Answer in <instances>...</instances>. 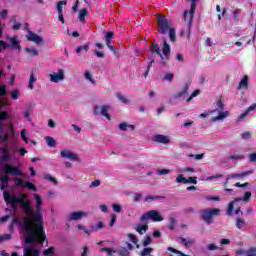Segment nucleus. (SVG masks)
<instances>
[{"label":"nucleus","instance_id":"nucleus-36","mask_svg":"<svg viewBox=\"0 0 256 256\" xmlns=\"http://www.w3.org/2000/svg\"><path fill=\"white\" fill-rule=\"evenodd\" d=\"M75 51L77 55H79L81 51H85L87 53V51H89V43H86L85 45H82V46H78Z\"/></svg>","mask_w":256,"mask_h":256},{"label":"nucleus","instance_id":"nucleus-4","mask_svg":"<svg viewBox=\"0 0 256 256\" xmlns=\"http://www.w3.org/2000/svg\"><path fill=\"white\" fill-rule=\"evenodd\" d=\"M6 41H8V43L3 40H0V53L7 49H14L18 51V53H21V42L19 41V36H10L8 34L6 35Z\"/></svg>","mask_w":256,"mask_h":256},{"label":"nucleus","instance_id":"nucleus-1","mask_svg":"<svg viewBox=\"0 0 256 256\" xmlns=\"http://www.w3.org/2000/svg\"><path fill=\"white\" fill-rule=\"evenodd\" d=\"M33 197L36 201V213L31 208L29 195L19 194L17 196L4 192L6 205H9L13 211H17L20 207L25 215L23 217H14L9 225L10 233L15 232V225H17L20 233L24 236V242L27 246L24 247L23 256L41 255L43 241L47 240V236L43 231V216L41 215L43 199L39 194H33Z\"/></svg>","mask_w":256,"mask_h":256},{"label":"nucleus","instance_id":"nucleus-56","mask_svg":"<svg viewBox=\"0 0 256 256\" xmlns=\"http://www.w3.org/2000/svg\"><path fill=\"white\" fill-rule=\"evenodd\" d=\"M128 238L130 239L131 243H133L134 245H137V243L139 242L137 237L135 235H133V234H129Z\"/></svg>","mask_w":256,"mask_h":256},{"label":"nucleus","instance_id":"nucleus-54","mask_svg":"<svg viewBox=\"0 0 256 256\" xmlns=\"http://www.w3.org/2000/svg\"><path fill=\"white\" fill-rule=\"evenodd\" d=\"M112 209H113L114 213H121V211H122L121 205H119V204H113Z\"/></svg>","mask_w":256,"mask_h":256},{"label":"nucleus","instance_id":"nucleus-17","mask_svg":"<svg viewBox=\"0 0 256 256\" xmlns=\"http://www.w3.org/2000/svg\"><path fill=\"white\" fill-rule=\"evenodd\" d=\"M26 37L28 41H32L33 43H36V45H39V43H43V38H41V36L37 35L34 32L28 31Z\"/></svg>","mask_w":256,"mask_h":256},{"label":"nucleus","instance_id":"nucleus-9","mask_svg":"<svg viewBox=\"0 0 256 256\" xmlns=\"http://www.w3.org/2000/svg\"><path fill=\"white\" fill-rule=\"evenodd\" d=\"M252 173H253L252 170H248V171L242 172V173L229 174L228 176H226V181L224 183V187H227V183H229V181H231V179H235L236 181H241V180L245 179V177H247L248 175H252Z\"/></svg>","mask_w":256,"mask_h":256},{"label":"nucleus","instance_id":"nucleus-45","mask_svg":"<svg viewBox=\"0 0 256 256\" xmlns=\"http://www.w3.org/2000/svg\"><path fill=\"white\" fill-rule=\"evenodd\" d=\"M21 139H23L24 143H29V138H27V130L23 129L20 132Z\"/></svg>","mask_w":256,"mask_h":256},{"label":"nucleus","instance_id":"nucleus-38","mask_svg":"<svg viewBox=\"0 0 256 256\" xmlns=\"http://www.w3.org/2000/svg\"><path fill=\"white\" fill-rule=\"evenodd\" d=\"M177 173H195V169L191 167L178 168Z\"/></svg>","mask_w":256,"mask_h":256},{"label":"nucleus","instance_id":"nucleus-7","mask_svg":"<svg viewBox=\"0 0 256 256\" xmlns=\"http://www.w3.org/2000/svg\"><path fill=\"white\" fill-rule=\"evenodd\" d=\"M221 210L217 209V208H206L204 210L201 211V217L203 219V221H205V223H207L208 225H211V223L213 222V217H217V215H219Z\"/></svg>","mask_w":256,"mask_h":256},{"label":"nucleus","instance_id":"nucleus-2","mask_svg":"<svg viewBox=\"0 0 256 256\" xmlns=\"http://www.w3.org/2000/svg\"><path fill=\"white\" fill-rule=\"evenodd\" d=\"M7 175H23V171L17 167L5 164L0 160V189L3 191L4 196L5 192L8 193V195H15V193L6 190L7 187H9V176Z\"/></svg>","mask_w":256,"mask_h":256},{"label":"nucleus","instance_id":"nucleus-58","mask_svg":"<svg viewBox=\"0 0 256 256\" xmlns=\"http://www.w3.org/2000/svg\"><path fill=\"white\" fill-rule=\"evenodd\" d=\"M174 75H173V73H167L164 77H163V79H164V81H173V79H174Z\"/></svg>","mask_w":256,"mask_h":256},{"label":"nucleus","instance_id":"nucleus-8","mask_svg":"<svg viewBox=\"0 0 256 256\" xmlns=\"http://www.w3.org/2000/svg\"><path fill=\"white\" fill-rule=\"evenodd\" d=\"M149 220L154 221L155 223H159V222L163 221V216H161L159 211L151 210V211L144 213L141 216L142 223H145V221H149Z\"/></svg>","mask_w":256,"mask_h":256},{"label":"nucleus","instance_id":"nucleus-20","mask_svg":"<svg viewBox=\"0 0 256 256\" xmlns=\"http://www.w3.org/2000/svg\"><path fill=\"white\" fill-rule=\"evenodd\" d=\"M147 229H149V226L147 225V221L144 222V224H137L136 231L140 235H144V233H147Z\"/></svg>","mask_w":256,"mask_h":256},{"label":"nucleus","instance_id":"nucleus-3","mask_svg":"<svg viewBox=\"0 0 256 256\" xmlns=\"http://www.w3.org/2000/svg\"><path fill=\"white\" fill-rule=\"evenodd\" d=\"M158 33H160L161 35H166V33H169L170 41H172V43H175V28L171 27V20L167 19L165 16L158 17Z\"/></svg>","mask_w":256,"mask_h":256},{"label":"nucleus","instance_id":"nucleus-59","mask_svg":"<svg viewBox=\"0 0 256 256\" xmlns=\"http://www.w3.org/2000/svg\"><path fill=\"white\" fill-rule=\"evenodd\" d=\"M117 97L121 103H129V100L123 94H118Z\"/></svg>","mask_w":256,"mask_h":256},{"label":"nucleus","instance_id":"nucleus-48","mask_svg":"<svg viewBox=\"0 0 256 256\" xmlns=\"http://www.w3.org/2000/svg\"><path fill=\"white\" fill-rule=\"evenodd\" d=\"M14 183L17 187H24L25 181H23L21 178H14Z\"/></svg>","mask_w":256,"mask_h":256},{"label":"nucleus","instance_id":"nucleus-28","mask_svg":"<svg viewBox=\"0 0 256 256\" xmlns=\"http://www.w3.org/2000/svg\"><path fill=\"white\" fill-rule=\"evenodd\" d=\"M127 128L131 129L132 131H135V126L134 125H128L125 122L119 124L120 131H127Z\"/></svg>","mask_w":256,"mask_h":256},{"label":"nucleus","instance_id":"nucleus-43","mask_svg":"<svg viewBox=\"0 0 256 256\" xmlns=\"http://www.w3.org/2000/svg\"><path fill=\"white\" fill-rule=\"evenodd\" d=\"M11 99H13L14 101H17V99H19V97H21V93H19V90H13L11 93Z\"/></svg>","mask_w":256,"mask_h":256},{"label":"nucleus","instance_id":"nucleus-29","mask_svg":"<svg viewBox=\"0 0 256 256\" xmlns=\"http://www.w3.org/2000/svg\"><path fill=\"white\" fill-rule=\"evenodd\" d=\"M168 221H169L168 229L170 231H173V229H175V223H177V220L175 219V216L171 215L169 217Z\"/></svg>","mask_w":256,"mask_h":256},{"label":"nucleus","instance_id":"nucleus-51","mask_svg":"<svg viewBox=\"0 0 256 256\" xmlns=\"http://www.w3.org/2000/svg\"><path fill=\"white\" fill-rule=\"evenodd\" d=\"M9 240H11V234L0 235V243H3V241H9Z\"/></svg>","mask_w":256,"mask_h":256},{"label":"nucleus","instance_id":"nucleus-16","mask_svg":"<svg viewBox=\"0 0 256 256\" xmlns=\"http://www.w3.org/2000/svg\"><path fill=\"white\" fill-rule=\"evenodd\" d=\"M188 91H189V84H185L182 91L174 95L173 99H179V101H185V99L187 98Z\"/></svg>","mask_w":256,"mask_h":256},{"label":"nucleus","instance_id":"nucleus-21","mask_svg":"<svg viewBox=\"0 0 256 256\" xmlns=\"http://www.w3.org/2000/svg\"><path fill=\"white\" fill-rule=\"evenodd\" d=\"M255 109H256V103L248 107L247 110L238 117V121H243L245 117H247V115H249L251 111H255Z\"/></svg>","mask_w":256,"mask_h":256},{"label":"nucleus","instance_id":"nucleus-50","mask_svg":"<svg viewBox=\"0 0 256 256\" xmlns=\"http://www.w3.org/2000/svg\"><path fill=\"white\" fill-rule=\"evenodd\" d=\"M7 95V86L0 85V97H5Z\"/></svg>","mask_w":256,"mask_h":256},{"label":"nucleus","instance_id":"nucleus-31","mask_svg":"<svg viewBox=\"0 0 256 256\" xmlns=\"http://www.w3.org/2000/svg\"><path fill=\"white\" fill-rule=\"evenodd\" d=\"M180 241L185 245V247H189V245H193V243H195V239L192 238H180Z\"/></svg>","mask_w":256,"mask_h":256},{"label":"nucleus","instance_id":"nucleus-34","mask_svg":"<svg viewBox=\"0 0 256 256\" xmlns=\"http://www.w3.org/2000/svg\"><path fill=\"white\" fill-rule=\"evenodd\" d=\"M43 179H45V181H50V183H53L54 185H57V179H55V177L51 176L49 173L44 174Z\"/></svg>","mask_w":256,"mask_h":256},{"label":"nucleus","instance_id":"nucleus-19","mask_svg":"<svg viewBox=\"0 0 256 256\" xmlns=\"http://www.w3.org/2000/svg\"><path fill=\"white\" fill-rule=\"evenodd\" d=\"M238 89H249V76H243V78L240 80Z\"/></svg>","mask_w":256,"mask_h":256},{"label":"nucleus","instance_id":"nucleus-6","mask_svg":"<svg viewBox=\"0 0 256 256\" xmlns=\"http://www.w3.org/2000/svg\"><path fill=\"white\" fill-rule=\"evenodd\" d=\"M194 15H195V10H193V8L191 7H190V10L184 11L183 19L187 23V29L182 30L181 32L182 37H187V39L191 37V27L193 26Z\"/></svg>","mask_w":256,"mask_h":256},{"label":"nucleus","instance_id":"nucleus-27","mask_svg":"<svg viewBox=\"0 0 256 256\" xmlns=\"http://www.w3.org/2000/svg\"><path fill=\"white\" fill-rule=\"evenodd\" d=\"M34 83H37V77H35V74L32 72L30 74V80L28 82V89H31V91H33V89L35 88V86H33Z\"/></svg>","mask_w":256,"mask_h":256},{"label":"nucleus","instance_id":"nucleus-26","mask_svg":"<svg viewBox=\"0 0 256 256\" xmlns=\"http://www.w3.org/2000/svg\"><path fill=\"white\" fill-rule=\"evenodd\" d=\"M44 139H45L48 147H57V141L55 140V138H53L51 136H46Z\"/></svg>","mask_w":256,"mask_h":256},{"label":"nucleus","instance_id":"nucleus-60","mask_svg":"<svg viewBox=\"0 0 256 256\" xmlns=\"http://www.w3.org/2000/svg\"><path fill=\"white\" fill-rule=\"evenodd\" d=\"M186 181H187V184L192 183V185H197V177H188Z\"/></svg>","mask_w":256,"mask_h":256},{"label":"nucleus","instance_id":"nucleus-40","mask_svg":"<svg viewBox=\"0 0 256 256\" xmlns=\"http://www.w3.org/2000/svg\"><path fill=\"white\" fill-rule=\"evenodd\" d=\"M245 225H246V222L243 219H241V218L236 219L237 229H243V227H245Z\"/></svg>","mask_w":256,"mask_h":256},{"label":"nucleus","instance_id":"nucleus-55","mask_svg":"<svg viewBox=\"0 0 256 256\" xmlns=\"http://www.w3.org/2000/svg\"><path fill=\"white\" fill-rule=\"evenodd\" d=\"M239 15H241V9H235L232 12L233 19H239Z\"/></svg>","mask_w":256,"mask_h":256},{"label":"nucleus","instance_id":"nucleus-37","mask_svg":"<svg viewBox=\"0 0 256 256\" xmlns=\"http://www.w3.org/2000/svg\"><path fill=\"white\" fill-rule=\"evenodd\" d=\"M63 5H67V1H59L56 6V10L59 14H63Z\"/></svg>","mask_w":256,"mask_h":256},{"label":"nucleus","instance_id":"nucleus-39","mask_svg":"<svg viewBox=\"0 0 256 256\" xmlns=\"http://www.w3.org/2000/svg\"><path fill=\"white\" fill-rule=\"evenodd\" d=\"M176 183H182L183 185H187V178H185V176H183V174H179L176 177Z\"/></svg>","mask_w":256,"mask_h":256},{"label":"nucleus","instance_id":"nucleus-13","mask_svg":"<svg viewBox=\"0 0 256 256\" xmlns=\"http://www.w3.org/2000/svg\"><path fill=\"white\" fill-rule=\"evenodd\" d=\"M101 251H105L108 256L113 255V253H119L121 256H129V251L126 248H120L118 250H113L111 248H101Z\"/></svg>","mask_w":256,"mask_h":256},{"label":"nucleus","instance_id":"nucleus-53","mask_svg":"<svg viewBox=\"0 0 256 256\" xmlns=\"http://www.w3.org/2000/svg\"><path fill=\"white\" fill-rule=\"evenodd\" d=\"M7 141H9V134L3 132L1 142L3 143V145H7Z\"/></svg>","mask_w":256,"mask_h":256},{"label":"nucleus","instance_id":"nucleus-12","mask_svg":"<svg viewBox=\"0 0 256 256\" xmlns=\"http://www.w3.org/2000/svg\"><path fill=\"white\" fill-rule=\"evenodd\" d=\"M49 77L51 83H61V81H65V71L63 69H58L57 72H53Z\"/></svg>","mask_w":256,"mask_h":256},{"label":"nucleus","instance_id":"nucleus-61","mask_svg":"<svg viewBox=\"0 0 256 256\" xmlns=\"http://www.w3.org/2000/svg\"><path fill=\"white\" fill-rule=\"evenodd\" d=\"M241 137L247 141L248 139H251V132H244L241 134Z\"/></svg>","mask_w":256,"mask_h":256},{"label":"nucleus","instance_id":"nucleus-49","mask_svg":"<svg viewBox=\"0 0 256 256\" xmlns=\"http://www.w3.org/2000/svg\"><path fill=\"white\" fill-rule=\"evenodd\" d=\"M9 119V113L6 111L0 112V121H7Z\"/></svg>","mask_w":256,"mask_h":256},{"label":"nucleus","instance_id":"nucleus-63","mask_svg":"<svg viewBox=\"0 0 256 256\" xmlns=\"http://www.w3.org/2000/svg\"><path fill=\"white\" fill-rule=\"evenodd\" d=\"M246 256H256V249L255 248H251L250 250H248L246 252Z\"/></svg>","mask_w":256,"mask_h":256},{"label":"nucleus","instance_id":"nucleus-42","mask_svg":"<svg viewBox=\"0 0 256 256\" xmlns=\"http://www.w3.org/2000/svg\"><path fill=\"white\" fill-rule=\"evenodd\" d=\"M23 187H26L30 191H37V187L33 183H31V182H24V186Z\"/></svg>","mask_w":256,"mask_h":256},{"label":"nucleus","instance_id":"nucleus-5","mask_svg":"<svg viewBox=\"0 0 256 256\" xmlns=\"http://www.w3.org/2000/svg\"><path fill=\"white\" fill-rule=\"evenodd\" d=\"M249 199H251V192H249V191L244 193L243 198L234 199L228 205L227 215H233V209H235V207H236V210L234 211L235 215H239V213H241V215H243V212H241V207H239L238 203H240V201H244L245 203H247V201H249Z\"/></svg>","mask_w":256,"mask_h":256},{"label":"nucleus","instance_id":"nucleus-32","mask_svg":"<svg viewBox=\"0 0 256 256\" xmlns=\"http://www.w3.org/2000/svg\"><path fill=\"white\" fill-rule=\"evenodd\" d=\"M25 51L31 57H37V55H39V50L35 48H26Z\"/></svg>","mask_w":256,"mask_h":256},{"label":"nucleus","instance_id":"nucleus-24","mask_svg":"<svg viewBox=\"0 0 256 256\" xmlns=\"http://www.w3.org/2000/svg\"><path fill=\"white\" fill-rule=\"evenodd\" d=\"M156 55H159L160 59L163 61V54H161V48L159 47V44H153L152 46V57H155Z\"/></svg>","mask_w":256,"mask_h":256},{"label":"nucleus","instance_id":"nucleus-18","mask_svg":"<svg viewBox=\"0 0 256 256\" xmlns=\"http://www.w3.org/2000/svg\"><path fill=\"white\" fill-rule=\"evenodd\" d=\"M169 55H171V47L167 44V41H164V46L162 49L163 59H169Z\"/></svg>","mask_w":256,"mask_h":256},{"label":"nucleus","instance_id":"nucleus-33","mask_svg":"<svg viewBox=\"0 0 256 256\" xmlns=\"http://www.w3.org/2000/svg\"><path fill=\"white\" fill-rule=\"evenodd\" d=\"M153 63H155V59H152L151 61L148 62L147 68L145 73L143 74V77L147 79L149 77V71H151V67H153Z\"/></svg>","mask_w":256,"mask_h":256},{"label":"nucleus","instance_id":"nucleus-62","mask_svg":"<svg viewBox=\"0 0 256 256\" xmlns=\"http://www.w3.org/2000/svg\"><path fill=\"white\" fill-rule=\"evenodd\" d=\"M151 241L152 239L150 238V236H147L143 241V246L147 247L148 245H151Z\"/></svg>","mask_w":256,"mask_h":256},{"label":"nucleus","instance_id":"nucleus-47","mask_svg":"<svg viewBox=\"0 0 256 256\" xmlns=\"http://www.w3.org/2000/svg\"><path fill=\"white\" fill-rule=\"evenodd\" d=\"M99 229H103V222H98L96 225L91 226L92 231H99Z\"/></svg>","mask_w":256,"mask_h":256},{"label":"nucleus","instance_id":"nucleus-44","mask_svg":"<svg viewBox=\"0 0 256 256\" xmlns=\"http://www.w3.org/2000/svg\"><path fill=\"white\" fill-rule=\"evenodd\" d=\"M53 253H55V247L53 246L43 251V255L45 256H52Z\"/></svg>","mask_w":256,"mask_h":256},{"label":"nucleus","instance_id":"nucleus-30","mask_svg":"<svg viewBox=\"0 0 256 256\" xmlns=\"http://www.w3.org/2000/svg\"><path fill=\"white\" fill-rule=\"evenodd\" d=\"M87 15H88L87 9L84 8L80 10L79 17H78L79 21L81 23H85V17H87Z\"/></svg>","mask_w":256,"mask_h":256},{"label":"nucleus","instance_id":"nucleus-25","mask_svg":"<svg viewBox=\"0 0 256 256\" xmlns=\"http://www.w3.org/2000/svg\"><path fill=\"white\" fill-rule=\"evenodd\" d=\"M11 159V155L7 148L2 149V157L0 158L1 163H5L4 161H9Z\"/></svg>","mask_w":256,"mask_h":256},{"label":"nucleus","instance_id":"nucleus-41","mask_svg":"<svg viewBox=\"0 0 256 256\" xmlns=\"http://www.w3.org/2000/svg\"><path fill=\"white\" fill-rule=\"evenodd\" d=\"M114 35H115V34H114L113 32H111V31L106 32V33H105V37H104L105 43H111V40L113 39V36H114Z\"/></svg>","mask_w":256,"mask_h":256},{"label":"nucleus","instance_id":"nucleus-15","mask_svg":"<svg viewBox=\"0 0 256 256\" xmlns=\"http://www.w3.org/2000/svg\"><path fill=\"white\" fill-rule=\"evenodd\" d=\"M155 143H161L162 145H169L171 143V137L163 134H156L154 136Z\"/></svg>","mask_w":256,"mask_h":256},{"label":"nucleus","instance_id":"nucleus-46","mask_svg":"<svg viewBox=\"0 0 256 256\" xmlns=\"http://www.w3.org/2000/svg\"><path fill=\"white\" fill-rule=\"evenodd\" d=\"M153 253V248H144L141 252V256H149Z\"/></svg>","mask_w":256,"mask_h":256},{"label":"nucleus","instance_id":"nucleus-52","mask_svg":"<svg viewBox=\"0 0 256 256\" xmlns=\"http://www.w3.org/2000/svg\"><path fill=\"white\" fill-rule=\"evenodd\" d=\"M156 173H157V175H169V173H171V170H169V169H158Z\"/></svg>","mask_w":256,"mask_h":256},{"label":"nucleus","instance_id":"nucleus-64","mask_svg":"<svg viewBox=\"0 0 256 256\" xmlns=\"http://www.w3.org/2000/svg\"><path fill=\"white\" fill-rule=\"evenodd\" d=\"M249 159L252 163L256 162V153H252L249 155Z\"/></svg>","mask_w":256,"mask_h":256},{"label":"nucleus","instance_id":"nucleus-11","mask_svg":"<svg viewBox=\"0 0 256 256\" xmlns=\"http://www.w3.org/2000/svg\"><path fill=\"white\" fill-rule=\"evenodd\" d=\"M60 157H62V159H70V161H77L78 163L81 161L79 155L77 153L71 152L69 149H63L60 152Z\"/></svg>","mask_w":256,"mask_h":256},{"label":"nucleus","instance_id":"nucleus-23","mask_svg":"<svg viewBox=\"0 0 256 256\" xmlns=\"http://www.w3.org/2000/svg\"><path fill=\"white\" fill-rule=\"evenodd\" d=\"M84 78L86 79V81H88V83H91V85L97 84V81H95V78H93V74H91L89 70H86L84 72Z\"/></svg>","mask_w":256,"mask_h":256},{"label":"nucleus","instance_id":"nucleus-57","mask_svg":"<svg viewBox=\"0 0 256 256\" xmlns=\"http://www.w3.org/2000/svg\"><path fill=\"white\" fill-rule=\"evenodd\" d=\"M77 229H79L80 231H84V233H86V235H89L91 233V230H87V228L83 225L78 224L77 225Z\"/></svg>","mask_w":256,"mask_h":256},{"label":"nucleus","instance_id":"nucleus-22","mask_svg":"<svg viewBox=\"0 0 256 256\" xmlns=\"http://www.w3.org/2000/svg\"><path fill=\"white\" fill-rule=\"evenodd\" d=\"M227 117H229V111H220L218 112V116L212 118V121H222V119H227Z\"/></svg>","mask_w":256,"mask_h":256},{"label":"nucleus","instance_id":"nucleus-14","mask_svg":"<svg viewBox=\"0 0 256 256\" xmlns=\"http://www.w3.org/2000/svg\"><path fill=\"white\" fill-rule=\"evenodd\" d=\"M87 215L89 214L83 211L72 212L68 215V221H79L83 219V217H87Z\"/></svg>","mask_w":256,"mask_h":256},{"label":"nucleus","instance_id":"nucleus-10","mask_svg":"<svg viewBox=\"0 0 256 256\" xmlns=\"http://www.w3.org/2000/svg\"><path fill=\"white\" fill-rule=\"evenodd\" d=\"M109 111H111V106L109 105H103L101 107L94 106V115H102V117H106L108 121H111Z\"/></svg>","mask_w":256,"mask_h":256},{"label":"nucleus","instance_id":"nucleus-35","mask_svg":"<svg viewBox=\"0 0 256 256\" xmlns=\"http://www.w3.org/2000/svg\"><path fill=\"white\" fill-rule=\"evenodd\" d=\"M228 159L232 161H241L245 159V156L243 154H233V155H230Z\"/></svg>","mask_w":256,"mask_h":256}]
</instances>
